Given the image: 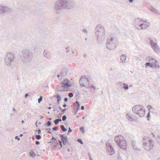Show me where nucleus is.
Returning <instances> with one entry per match:
<instances>
[{"instance_id": "1", "label": "nucleus", "mask_w": 160, "mask_h": 160, "mask_svg": "<svg viewBox=\"0 0 160 160\" xmlns=\"http://www.w3.org/2000/svg\"><path fill=\"white\" fill-rule=\"evenodd\" d=\"M70 2L69 0H58L54 4V9L55 12L58 14H60L59 11L63 9H69Z\"/></svg>"}, {"instance_id": "2", "label": "nucleus", "mask_w": 160, "mask_h": 160, "mask_svg": "<svg viewBox=\"0 0 160 160\" xmlns=\"http://www.w3.org/2000/svg\"><path fill=\"white\" fill-rule=\"evenodd\" d=\"M20 58L24 64L30 62L33 57L32 52L27 49H23L20 53Z\"/></svg>"}, {"instance_id": "3", "label": "nucleus", "mask_w": 160, "mask_h": 160, "mask_svg": "<svg viewBox=\"0 0 160 160\" xmlns=\"http://www.w3.org/2000/svg\"><path fill=\"white\" fill-rule=\"evenodd\" d=\"M95 33L97 37V42L101 43L102 37L105 34V31L104 28L101 25L98 24L95 28Z\"/></svg>"}, {"instance_id": "4", "label": "nucleus", "mask_w": 160, "mask_h": 160, "mask_svg": "<svg viewBox=\"0 0 160 160\" xmlns=\"http://www.w3.org/2000/svg\"><path fill=\"white\" fill-rule=\"evenodd\" d=\"M115 141L117 145L121 149L126 150L127 144L124 138L122 136H116L114 138Z\"/></svg>"}, {"instance_id": "5", "label": "nucleus", "mask_w": 160, "mask_h": 160, "mask_svg": "<svg viewBox=\"0 0 160 160\" xmlns=\"http://www.w3.org/2000/svg\"><path fill=\"white\" fill-rule=\"evenodd\" d=\"M117 45V39L113 37H109L106 43L107 48L109 50H113L116 48Z\"/></svg>"}, {"instance_id": "6", "label": "nucleus", "mask_w": 160, "mask_h": 160, "mask_svg": "<svg viewBox=\"0 0 160 160\" xmlns=\"http://www.w3.org/2000/svg\"><path fill=\"white\" fill-rule=\"evenodd\" d=\"M132 111L134 113H136L140 117H142L145 113V109L141 105H137L134 106L132 108Z\"/></svg>"}, {"instance_id": "7", "label": "nucleus", "mask_w": 160, "mask_h": 160, "mask_svg": "<svg viewBox=\"0 0 160 160\" xmlns=\"http://www.w3.org/2000/svg\"><path fill=\"white\" fill-rule=\"evenodd\" d=\"M143 141H148V142H144L143 147L147 151H149L152 149L154 146V143L152 139L147 137H144L143 138Z\"/></svg>"}, {"instance_id": "8", "label": "nucleus", "mask_w": 160, "mask_h": 160, "mask_svg": "<svg viewBox=\"0 0 160 160\" xmlns=\"http://www.w3.org/2000/svg\"><path fill=\"white\" fill-rule=\"evenodd\" d=\"M70 82L68 79H65L62 83L58 85L57 90L60 92L67 91L68 88L70 86Z\"/></svg>"}, {"instance_id": "9", "label": "nucleus", "mask_w": 160, "mask_h": 160, "mask_svg": "<svg viewBox=\"0 0 160 160\" xmlns=\"http://www.w3.org/2000/svg\"><path fill=\"white\" fill-rule=\"evenodd\" d=\"M14 58L15 55L14 54L8 53L4 58V62L8 66H11L12 62L14 61Z\"/></svg>"}, {"instance_id": "10", "label": "nucleus", "mask_w": 160, "mask_h": 160, "mask_svg": "<svg viewBox=\"0 0 160 160\" xmlns=\"http://www.w3.org/2000/svg\"><path fill=\"white\" fill-rule=\"evenodd\" d=\"M11 9L8 7L0 5V15L4 16L10 14Z\"/></svg>"}, {"instance_id": "11", "label": "nucleus", "mask_w": 160, "mask_h": 160, "mask_svg": "<svg viewBox=\"0 0 160 160\" xmlns=\"http://www.w3.org/2000/svg\"><path fill=\"white\" fill-rule=\"evenodd\" d=\"M145 65L146 68L150 67L153 69H156L159 68L160 67L159 65L158 62L157 60L148 62L145 63Z\"/></svg>"}, {"instance_id": "12", "label": "nucleus", "mask_w": 160, "mask_h": 160, "mask_svg": "<svg viewBox=\"0 0 160 160\" xmlns=\"http://www.w3.org/2000/svg\"><path fill=\"white\" fill-rule=\"evenodd\" d=\"M75 105H71V107H72V112L74 115H76L78 110L80 109V104L78 101L74 103Z\"/></svg>"}, {"instance_id": "13", "label": "nucleus", "mask_w": 160, "mask_h": 160, "mask_svg": "<svg viewBox=\"0 0 160 160\" xmlns=\"http://www.w3.org/2000/svg\"><path fill=\"white\" fill-rule=\"evenodd\" d=\"M141 22H146L147 21H144L139 18H136L135 19L134 21V24L135 27L137 29H139V27L140 26V24H141L140 23Z\"/></svg>"}, {"instance_id": "14", "label": "nucleus", "mask_w": 160, "mask_h": 160, "mask_svg": "<svg viewBox=\"0 0 160 160\" xmlns=\"http://www.w3.org/2000/svg\"><path fill=\"white\" fill-rule=\"evenodd\" d=\"M60 136L61 138V141L62 142L64 145H65L68 143V141L67 136H64V134H60Z\"/></svg>"}, {"instance_id": "15", "label": "nucleus", "mask_w": 160, "mask_h": 160, "mask_svg": "<svg viewBox=\"0 0 160 160\" xmlns=\"http://www.w3.org/2000/svg\"><path fill=\"white\" fill-rule=\"evenodd\" d=\"M106 151L110 155H112L115 153L114 150L112 146L108 147L106 149Z\"/></svg>"}, {"instance_id": "16", "label": "nucleus", "mask_w": 160, "mask_h": 160, "mask_svg": "<svg viewBox=\"0 0 160 160\" xmlns=\"http://www.w3.org/2000/svg\"><path fill=\"white\" fill-rule=\"evenodd\" d=\"M146 23V24H140V26L139 27V29L138 30H143L149 27L150 25V23L147 22Z\"/></svg>"}, {"instance_id": "17", "label": "nucleus", "mask_w": 160, "mask_h": 160, "mask_svg": "<svg viewBox=\"0 0 160 160\" xmlns=\"http://www.w3.org/2000/svg\"><path fill=\"white\" fill-rule=\"evenodd\" d=\"M43 56L47 59H50L51 58V54L49 51L47 50H44L43 52Z\"/></svg>"}, {"instance_id": "18", "label": "nucleus", "mask_w": 160, "mask_h": 160, "mask_svg": "<svg viewBox=\"0 0 160 160\" xmlns=\"http://www.w3.org/2000/svg\"><path fill=\"white\" fill-rule=\"evenodd\" d=\"M150 45L151 47L155 52H159V48L158 47L157 43L154 42L152 44Z\"/></svg>"}, {"instance_id": "19", "label": "nucleus", "mask_w": 160, "mask_h": 160, "mask_svg": "<svg viewBox=\"0 0 160 160\" xmlns=\"http://www.w3.org/2000/svg\"><path fill=\"white\" fill-rule=\"evenodd\" d=\"M60 73L61 75V78L64 77L68 74L67 69L66 68H65L61 69Z\"/></svg>"}, {"instance_id": "20", "label": "nucleus", "mask_w": 160, "mask_h": 160, "mask_svg": "<svg viewBox=\"0 0 160 160\" xmlns=\"http://www.w3.org/2000/svg\"><path fill=\"white\" fill-rule=\"evenodd\" d=\"M126 56L125 54H122L120 56V62L122 63H124L126 61Z\"/></svg>"}, {"instance_id": "21", "label": "nucleus", "mask_w": 160, "mask_h": 160, "mask_svg": "<svg viewBox=\"0 0 160 160\" xmlns=\"http://www.w3.org/2000/svg\"><path fill=\"white\" fill-rule=\"evenodd\" d=\"M82 79H84V80L88 82H89V80L88 78L86 75L82 76L79 79L80 82H83L82 80Z\"/></svg>"}, {"instance_id": "22", "label": "nucleus", "mask_w": 160, "mask_h": 160, "mask_svg": "<svg viewBox=\"0 0 160 160\" xmlns=\"http://www.w3.org/2000/svg\"><path fill=\"white\" fill-rule=\"evenodd\" d=\"M126 117L127 119L130 121L132 122L135 121L134 118H133L131 115L128 113L126 114Z\"/></svg>"}, {"instance_id": "23", "label": "nucleus", "mask_w": 160, "mask_h": 160, "mask_svg": "<svg viewBox=\"0 0 160 160\" xmlns=\"http://www.w3.org/2000/svg\"><path fill=\"white\" fill-rule=\"evenodd\" d=\"M150 10V12L155 14H157L158 13L157 10L154 8L152 6H151Z\"/></svg>"}, {"instance_id": "24", "label": "nucleus", "mask_w": 160, "mask_h": 160, "mask_svg": "<svg viewBox=\"0 0 160 160\" xmlns=\"http://www.w3.org/2000/svg\"><path fill=\"white\" fill-rule=\"evenodd\" d=\"M146 59L147 61L148 60L150 62L152 61H155L157 60H155V59H154L153 58L149 56H148L146 57Z\"/></svg>"}, {"instance_id": "25", "label": "nucleus", "mask_w": 160, "mask_h": 160, "mask_svg": "<svg viewBox=\"0 0 160 160\" xmlns=\"http://www.w3.org/2000/svg\"><path fill=\"white\" fill-rule=\"evenodd\" d=\"M55 97L57 98V102L58 103H59V101L61 100V97L60 95L59 94H57L56 96Z\"/></svg>"}, {"instance_id": "26", "label": "nucleus", "mask_w": 160, "mask_h": 160, "mask_svg": "<svg viewBox=\"0 0 160 160\" xmlns=\"http://www.w3.org/2000/svg\"><path fill=\"white\" fill-rule=\"evenodd\" d=\"M124 86H123V88L126 90H128L129 89V87L128 84L124 83Z\"/></svg>"}, {"instance_id": "27", "label": "nucleus", "mask_w": 160, "mask_h": 160, "mask_svg": "<svg viewBox=\"0 0 160 160\" xmlns=\"http://www.w3.org/2000/svg\"><path fill=\"white\" fill-rule=\"evenodd\" d=\"M60 127H61L62 130L64 132L66 131L67 130V129L65 128V127H64V125H61L60 126Z\"/></svg>"}, {"instance_id": "28", "label": "nucleus", "mask_w": 160, "mask_h": 160, "mask_svg": "<svg viewBox=\"0 0 160 160\" xmlns=\"http://www.w3.org/2000/svg\"><path fill=\"white\" fill-rule=\"evenodd\" d=\"M75 3L73 1H71V9L73 8L75 6Z\"/></svg>"}, {"instance_id": "29", "label": "nucleus", "mask_w": 160, "mask_h": 160, "mask_svg": "<svg viewBox=\"0 0 160 160\" xmlns=\"http://www.w3.org/2000/svg\"><path fill=\"white\" fill-rule=\"evenodd\" d=\"M35 138L37 140H39L41 138V136L39 135H35Z\"/></svg>"}, {"instance_id": "30", "label": "nucleus", "mask_w": 160, "mask_h": 160, "mask_svg": "<svg viewBox=\"0 0 160 160\" xmlns=\"http://www.w3.org/2000/svg\"><path fill=\"white\" fill-rule=\"evenodd\" d=\"M30 156L32 157H33L36 155L35 153L34 152L33 150H31L30 151Z\"/></svg>"}, {"instance_id": "31", "label": "nucleus", "mask_w": 160, "mask_h": 160, "mask_svg": "<svg viewBox=\"0 0 160 160\" xmlns=\"http://www.w3.org/2000/svg\"><path fill=\"white\" fill-rule=\"evenodd\" d=\"M148 40L150 42V43L151 44H152L154 42H153V39L151 37L148 38Z\"/></svg>"}, {"instance_id": "32", "label": "nucleus", "mask_w": 160, "mask_h": 160, "mask_svg": "<svg viewBox=\"0 0 160 160\" xmlns=\"http://www.w3.org/2000/svg\"><path fill=\"white\" fill-rule=\"evenodd\" d=\"M79 130L82 133H85V128L83 127H80Z\"/></svg>"}, {"instance_id": "33", "label": "nucleus", "mask_w": 160, "mask_h": 160, "mask_svg": "<svg viewBox=\"0 0 160 160\" xmlns=\"http://www.w3.org/2000/svg\"><path fill=\"white\" fill-rule=\"evenodd\" d=\"M150 111H149L147 114V119L148 121H149L150 118Z\"/></svg>"}, {"instance_id": "34", "label": "nucleus", "mask_w": 160, "mask_h": 160, "mask_svg": "<svg viewBox=\"0 0 160 160\" xmlns=\"http://www.w3.org/2000/svg\"><path fill=\"white\" fill-rule=\"evenodd\" d=\"M77 141L80 143L82 145L83 144V141L80 138H78L77 140Z\"/></svg>"}, {"instance_id": "35", "label": "nucleus", "mask_w": 160, "mask_h": 160, "mask_svg": "<svg viewBox=\"0 0 160 160\" xmlns=\"http://www.w3.org/2000/svg\"><path fill=\"white\" fill-rule=\"evenodd\" d=\"M106 149H107L108 147H110V146H112V145L110 143L108 142H107L106 143Z\"/></svg>"}, {"instance_id": "36", "label": "nucleus", "mask_w": 160, "mask_h": 160, "mask_svg": "<svg viewBox=\"0 0 160 160\" xmlns=\"http://www.w3.org/2000/svg\"><path fill=\"white\" fill-rule=\"evenodd\" d=\"M45 125L48 127L51 125V122L50 121H48L45 123Z\"/></svg>"}, {"instance_id": "37", "label": "nucleus", "mask_w": 160, "mask_h": 160, "mask_svg": "<svg viewBox=\"0 0 160 160\" xmlns=\"http://www.w3.org/2000/svg\"><path fill=\"white\" fill-rule=\"evenodd\" d=\"M80 95V93L78 91V92L77 93H76L75 97H76V99L77 100L79 98V96Z\"/></svg>"}, {"instance_id": "38", "label": "nucleus", "mask_w": 160, "mask_h": 160, "mask_svg": "<svg viewBox=\"0 0 160 160\" xmlns=\"http://www.w3.org/2000/svg\"><path fill=\"white\" fill-rule=\"evenodd\" d=\"M118 160H122L121 156H120V154L119 153L118 154Z\"/></svg>"}, {"instance_id": "39", "label": "nucleus", "mask_w": 160, "mask_h": 160, "mask_svg": "<svg viewBox=\"0 0 160 160\" xmlns=\"http://www.w3.org/2000/svg\"><path fill=\"white\" fill-rule=\"evenodd\" d=\"M42 99V97L40 96V98L38 99V103H40Z\"/></svg>"}, {"instance_id": "40", "label": "nucleus", "mask_w": 160, "mask_h": 160, "mask_svg": "<svg viewBox=\"0 0 160 160\" xmlns=\"http://www.w3.org/2000/svg\"><path fill=\"white\" fill-rule=\"evenodd\" d=\"M147 108H148L149 111H150V110L153 108V107L152 105H149L148 106Z\"/></svg>"}, {"instance_id": "41", "label": "nucleus", "mask_w": 160, "mask_h": 160, "mask_svg": "<svg viewBox=\"0 0 160 160\" xmlns=\"http://www.w3.org/2000/svg\"><path fill=\"white\" fill-rule=\"evenodd\" d=\"M96 88V87L94 86L93 85H92L90 86V89L91 90H92V89H93L94 90H95Z\"/></svg>"}, {"instance_id": "42", "label": "nucleus", "mask_w": 160, "mask_h": 160, "mask_svg": "<svg viewBox=\"0 0 160 160\" xmlns=\"http://www.w3.org/2000/svg\"><path fill=\"white\" fill-rule=\"evenodd\" d=\"M67 119V117L66 115H64L62 117V120L63 121H65Z\"/></svg>"}, {"instance_id": "43", "label": "nucleus", "mask_w": 160, "mask_h": 160, "mask_svg": "<svg viewBox=\"0 0 160 160\" xmlns=\"http://www.w3.org/2000/svg\"><path fill=\"white\" fill-rule=\"evenodd\" d=\"M89 85H90V83L89 82H88V84L85 85V87L87 88H90V86Z\"/></svg>"}, {"instance_id": "44", "label": "nucleus", "mask_w": 160, "mask_h": 160, "mask_svg": "<svg viewBox=\"0 0 160 160\" xmlns=\"http://www.w3.org/2000/svg\"><path fill=\"white\" fill-rule=\"evenodd\" d=\"M81 82H79V83H80V86L81 87H85V84L84 83H81Z\"/></svg>"}, {"instance_id": "45", "label": "nucleus", "mask_w": 160, "mask_h": 160, "mask_svg": "<svg viewBox=\"0 0 160 160\" xmlns=\"http://www.w3.org/2000/svg\"><path fill=\"white\" fill-rule=\"evenodd\" d=\"M52 130L53 131H56L58 130V128L57 127H53L52 128Z\"/></svg>"}, {"instance_id": "46", "label": "nucleus", "mask_w": 160, "mask_h": 160, "mask_svg": "<svg viewBox=\"0 0 160 160\" xmlns=\"http://www.w3.org/2000/svg\"><path fill=\"white\" fill-rule=\"evenodd\" d=\"M54 122L56 125H57L59 123V122H58L57 119H55L54 121Z\"/></svg>"}, {"instance_id": "47", "label": "nucleus", "mask_w": 160, "mask_h": 160, "mask_svg": "<svg viewBox=\"0 0 160 160\" xmlns=\"http://www.w3.org/2000/svg\"><path fill=\"white\" fill-rule=\"evenodd\" d=\"M69 48V47H67V48H65V49L66 50H67L66 52L67 53L69 52V50H68V49Z\"/></svg>"}, {"instance_id": "48", "label": "nucleus", "mask_w": 160, "mask_h": 160, "mask_svg": "<svg viewBox=\"0 0 160 160\" xmlns=\"http://www.w3.org/2000/svg\"><path fill=\"white\" fill-rule=\"evenodd\" d=\"M37 131L38 134H39L41 133V130L40 129L38 128Z\"/></svg>"}, {"instance_id": "49", "label": "nucleus", "mask_w": 160, "mask_h": 160, "mask_svg": "<svg viewBox=\"0 0 160 160\" xmlns=\"http://www.w3.org/2000/svg\"><path fill=\"white\" fill-rule=\"evenodd\" d=\"M15 139H17L18 141H19L20 140V138L17 136L15 137Z\"/></svg>"}, {"instance_id": "50", "label": "nucleus", "mask_w": 160, "mask_h": 160, "mask_svg": "<svg viewBox=\"0 0 160 160\" xmlns=\"http://www.w3.org/2000/svg\"><path fill=\"white\" fill-rule=\"evenodd\" d=\"M29 95V93H27L24 96V98H26Z\"/></svg>"}, {"instance_id": "51", "label": "nucleus", "mask_w": 160, "mask_h": 160, "mask_svg": "<svg viewBox=\"0 0 160 160\" xmlns=\"http://www.w3.org/2000/svg\"><path fill=\"white\" fill-rule=\"evenodd\" d=\"M35 144L37 145H39L40 144V142H39V141H36L35 142Z\"/></svg>"}, {"instance_id": "52", "label": "nucleus", "mask_w": 160, "mask_h": 160, "mask_svg": "<svg viewBox=\"0 0 160 160\" xmlns=\"http://www.w3.org/2000/svg\"><path fill=\"white\" fill-rule=\"evenodd\" d=\"M46 130H48V131H47V132L48 133H51V132L49 130V128H47Z\"/></svg>"}, {"instance_id": "53", "label": "nucleus", "mask_w": 160, "mask_h": 160, "mask_svg": "<svg viewBox=\"0 0 160 160\" xmlns=\"http://www.w3.org/2000/svg\"><path fill=\"white\" fill-rule=\"evenodd\" d=\"M68 98H65L64 99V101L65 102H67L68 101Z\"/></svg>"}, {"instance_id": "54", "label": "nucleus", "mask_w": 160, "mask_h": 160, "mask_svg": "<svg viewBox=\"0 0 160 160\" xmlns=\"http://www.w3.org/2000/svg\"><path fill=\"white\" fill-rule=\"evenodd\" d=\"M62 113H59V116H58V117L59 118H60V117H61L62 116Z\"/></svg>"}, {"instance_id": "55", "label": "nucleus", "mask_w": 160, "mask_h": 160, "mask_svg": "<svg viewBox=\"0 0 160 160\" xmlns=\"http://www.w3.org/2000/svg\"><path fill=\"white\" fill-rule=\"evenodd\" d=\"M83 31L85 32V33H86L87 32V30L86 29H84L83 30Z\"/></svg>"}, {"instance_id": "56", "label": "nucleus", "mask_w": 160, "mask_h": 160, "mask_svg": "<svg viewBox=\"0 0 160 160\" xmlns=\"http://www.w3.org/2000/svg\"><path fill=\"white\" fill-rule=\"evenodd\" d=\"M84 106H82L81 107V109L82 110H83L84 109Z\"/></svg>"}, {"instance_id": "57", "label": "nucleus", "mask_w": 160, "mask_h": 160, "mask_svg": "<svg viewBox=\"0 0 160 160\" xmlns=\"http://www.w3.org/2000/svg\"><path fill=\"white\" fill-rule=\"evenodd\" d=\"M66 110V108H64L62 110V112L64 113Z\"/></svg>"}, {"instance_id": "58", "label": "nucleus", "mask_w": 160, "mask_h": 160, "mask_svg": "<svg viewBox=\"0 0 160 160\" xmlns=\"http://www.w3.org/2000/svg\"><path fill=\"white\" fill-rule=\"evenodd\" d=\"M70 127H69L68 128V134H69V133H70Z\"/></svg>"}, {"instance_id": "59", "label": "nucleus", "mask_w": 160, "mask_h": 160, "mask_svg": "<svg viewBox=\"0 0 160 160\" xmlns=\"http://www.w3.org/2000/svg\"><path fill=\"white\" fill-rule=\"evenodd\" d=\"M73 96V94L72 92H71V98Z\"/></svg>"}, {"instance_id": "60", "label": "nucleus", "mask_w": 160, "mask_h": 160, "mask_svg": "<svg viewBox=\"0 0 160 160\" xmlns=\"http://www.w3.org/2000/svg\"><path fill=\"white\" fill-rule=\"evenodd\" d=\"M151 135H152V136L153 137H155V135L153 134V133H151Z\"/></svg>"}, {"instance_id": "61", "label": "nucleus", "mask_w": 160, "mask_h": 160, "mask_svg": "<svg viewBox=\"0 0 160 160\" xmlns=\"http://www.w3.org/2000/svg\"><path fill=\"white\" fill-rule=\"evenodd\" d=\"M57 120H58V122H59L62 121V120L61 119H57Z\"/></svg>"}, {"instance_id": "62", "label": "nucleus", "mask_w": 160, "mask_h": 160, "mask_svg": "<svg viewBox=\"0 0 160 160\" xmlns=\"http://www.w3.org/2000/svg\"><path fill=\"white\" fill-rule=\"evenodd\" d=\"M57 77L58 78H59L60 77H61V75L60 73V74H58V75H57Z\"/></svg>"}, {"instance_id": "63", "label": "nucleus", "mask_w": 160, "mask_h": 160, "mask_svg": "<svg viewBox=\"0 0 160 160\" xmlns=\"http://www.w3.org/2000/svg\"><path fill=\"white\" fill-rule=\"evenodd\" d=\"M63 107H66V106H67V105L64 103L63 105Z\"/></svg>"}, {"instance_id": "64", "label": "nucleus", "mask_w": 160, "mask_h": 160, "mask_svg": "<svg viewBox=\"0 0 160 160\" xmlns=\"http://www.w3.org/2000/svg\"><path fill=\"white\" fill-rule=\"evenodd\" d=\"M84 58H85L87 57V55L86 54H84L83 55Z\"/></svg>"}]
</instances>
